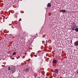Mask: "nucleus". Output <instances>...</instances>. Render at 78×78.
<instances>
[{
    "label": "nucleus",
    "instance_id": "nucleus-7",
    "mask_svg": "<svg viewBox=\"0 0 78 78\" xmlns=\"http://www.w3.org/2000/svg\"><path fill=\"white\" fill-rule=\"evenodd\" d=\"M47 6H48V7H51V4H50V3H48V4Z\"/></svg>",
    "mask_w": 78,
    "mask_h": 78
},
{
    "label": "nucleus",
    "instance_id": "nucleus-13",
    "mask_svg": "<svg viewBox=\"0 0 78 78\" xmlns=\"http://www.w3.org/2000/svg\"><path fill=\"white\" fill-rule=\"evenodd\" d=\"M16 54V52H14L13 53V55H15Z\"/></svg>",
    "mask_w": 78,
    "mask_h": 78
},
{
    "label": "nucleus",
    "instance_id": "nucleus-10",
    "mask_svg": "<svg viewBox=\"0 0 78 78\" xmlns=\"http://www.w3.org/2000/svg\"><path fill=\"white\" fill-rule=\"evenodd\" d=\"M66 10H64L62 11V12L63 13H65V12H66Z\"/></svg>",
    "mask_w": 78,
    "mask_h": 78
},
{
    "label": "nucleus",
    "instance_id": "nucleus-11",
    "mask_svg": "<svg viewBox=\"0 0 78 78\" xmlns=\"http://www.w3.org/2000/svg\"><path fill=\"white\" fill-rule=\"evenodd\" d=\"M34 76L35 77H36V76H37V74L35 73L34 74Z\"/></svg>",
    "mask_w": 78,
    "mask_h": 78
},
{
    "label": "nucleus",
    "instance_id": "nucleus-17",
    "mask_svg": "<svg viewBox=\"0 0 78 78\" xmlns=\"http://www.w3.org/2000/svg\"><path fill=\"white\" fill-rule=\"evenodd\" d=\"M77 73L78 74V71L77 72Z\"/></svg>",
    "mask_w": 78,
    "mask_h": 78
},
{
    "label": "nucleus",
    "instance_id": "nucleus-8",
    "mask_svg": "<svg viewBox=\"0 0 78 78\" xmlns=\"http://www.w3.org/2000/svg\"><path fill=\"white\" fill-rule=\"evenodd\" d=\"M53 62H54V63L56 64V63L57 62V60H55L53 61Z\"/></svg>",
    "mask_w": 78,
    "mask_h": 78
},
{
    "label": "nucleus",
    "instance_id": "nucleus-4",
    "mask_svg": "<svg viewBox=\"0 0 78 78\" xmlns=\"http://www.w3.org/2000/svg\"><path fill=\"white\" fill-rule=\"evenodd\" d=\"M11 70L12 72V73H14V72H16V70H15V69H14V68H13L12 69H11Z\"/></svg>",
    "mask_w": 78,
    "mask_h": 78
},
{
    "label": "nucleus",
    "instance_id": "nucleus-3",
    "mask_svg": "<svg viewBox=\"0 0 78 78\" xmlns=\"http://www.w3.org/2000/svg\"><path fill=\"white\" fill-rule=\"evenodd\" d=\"M29 70H30L29 69V68H27L25 69V71L26 72H28Z\"/></svg>",
    "mask_w": 78,
    "mask_h": 78
},
{
    "label": "nucleus",
    "instance_id": "nucleus-14",
    "mask_svg": "<svg viewBox=\"0 0 78 78\" xmlns=\"http://www.w3.org/2000/svg\"><path fill=\"white\" fill-rule=\"evenodd\" d=\"M46 43H48V40H46Z\"/></svg>",
    "mask_w": 78,
    "mask_h": 78
},
{
    "label": "nucleus",
    "instance_id": "nucleus-2",
    "mask_svg": "<svg viewBox=\"0 0 78 78\" xmlns=\"http://www.w3.org/2000/svg\"><path fill=\"white\" fill-rule=\"evenodd\" d=\"M59 72V70L58 69H55L54 72H55V73H58Z\"/></svg>",
    "mask_w": 78,
    "mask_h": 78
},
{
    "label": "nucleus",
    "instance_id": "nucleus-9",
    "mask_svg": "<svg viewBox=\"0 0 78 78\" xmlns=\"http://www.w3.org/2000/svg\"><path fill=\"white\" fill-rule=\"evenodd\" d=\"M75 31H76L77 32H78V28H76L75 29Z\"/></svg>",
    "mask_w": 78,
    "mask_h": 78
},
{
    "label": "nucleus",
    "instance_id": "nucleus-1",
    "mask_svg": "<svg viewBox=\"0 0 78 78\" xmlns=\"http://www.w3.org/2000/svg\"><path fill=\"white\" fill-rule=\"evenodd\" d=\"M74 45L76 47L78 46V41H77L74 44Z\"/></svg>",
    "mask_w": 78,
    "mask_h": 78
},
{
    "label": "nucleus",
    "instance_id": "nucleus-16",
    "mask_svg": "<svg viewBox=\"0 0 78 78\" xmlns=\"http://www.w3.org/2000/svg\"><path fill=\"white\" fill-rule=\"evenodd\" d=\"M12 24H9V25H11Z\"/></svg>",
    "mask_w": 78,
    "mask_h": 78
},
{
    "label": "nucleus",
    "instance_id": "nucleus-12",
    "mask_svg": "<svg viewBox=\"0 0 78 78\" xmlns=\"http://www.w3.org/2000/svg\"><path fill=\"white\" fill-rule=\"evenodd\" d=\"M8 70L9 71L11 70V67H9L8 68Z\"/></svg>",
    "mask_w": 78,
    "mask_h": 78
},
{
    "label": "nucleus",
    "instance_id": "nucleus-6",
    "mask_svg": "<svg viewBox=\"0 0 78 78\" xmlns=\"http://www.w3.org/2000/svg\"><path fill=\"white\" fill-rule=\"evenodd\" d=\"M72 27V30H73V31H74V30H75V27H74V26H73V27Z\"/></svg>",
    "mask_w": 78,
    "mask_h": 78
},
{
    "label": "nucleus",
    "instance_id": "nucleus-5",
    "mask_svg": "<svg viewBox=\"0 0 78 78\" xmlns=\"http://www.w3.org/2000/svg\"><path fill=\"white\" fill-rule=\"evenodd\" d=\"M72 25L73 27H75L76 25V24L74 22H73L72 23Z\"/></svg>",
    "mask_w": 78,
    "mask_h": 78
},
{
    "label": "nucleus",
    "instance_id": "nucleus-15",
    "mask_svg": "<svg viewBox=\"0 0 78 78\" xmlns=\"http://www.w3.org/2000/svg\"><path fill=\"white\" fill-rule=\"evenodd\" d=\"M39 70H41V68H39V70L38 69V71H39Z\"/></svg>",
    "mask_w": 78,
    "mask_h": 78
}]
</instances>
